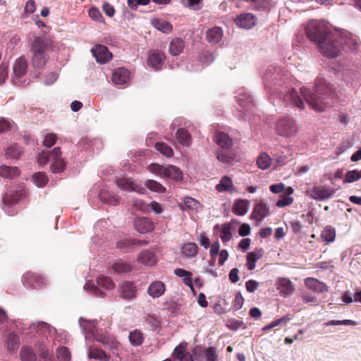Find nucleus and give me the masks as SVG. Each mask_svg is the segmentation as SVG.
<instances>
[{
	"label": "nucleus",
	"mask_w": 361,
	"mask_h": 361,
	"mask_svg": "<svg viewBox=\"0 0 361 361\" xmlns=\"http://www.w3.org/2000/svg\"><path fill=\"white\" fill-rule=\"evenodd\" d=\"M23 283L25 287L40 288L44 284V279L36 273L27 272L23 275Z\"/></svg>",
	"instance_id": "f8f14e48"
},
{
	"label": "nucleus",
	"mask_w": 361,
	"mask_h": 361,
	"mask_svg": "<svg viewBox=\"0 0 361 361\" xmlns=\"http://www.w3.org/2000/svg\"><path fill=\"white\" fill-rule=\"evenodd\" d=\"M361 178V170H352L348 171L345 176V179L343 180V183H354Z\"/></svg>",
	"instance_id": "8fccbe9b"
},
{
	"label": "nucleus",
	"mask_w": 361,
	"mask_h": 361,
	"mask_svg": "<svg viewBox=\"0 0 361 361\" xmlns=\"http://www.w3.org/2000/svg\"><path fill=\"white\" fill-rule=\"evenodd\" d=\"M57 135L53 133H47L44 135L43 145L47 147H52L56 142Z\"/></svg>",
	"instance_id": "5fc2aeb1"
},
{
	"label": "nucleus",
	"mask_w": 361,
	"mask_h": 361,
	"mask_svg": "<svg viewBox=\"0 0 361 361\" xmlns=\"http://www.w3.org/2000/svg\"><path fill=\"white\" fill-rule=\"evenodd\" d=\"M20 173V171L17 167L2 166L0 167V176L6 178H12L18 176Z\"/></svg>",
	"instance_id": "58836bf2"
},
{
	"label": "nucleus",
	"mask_w": 361,
	"mask_h": 361,
	"mask_svg": "<svg viewBox=\"0 0 361 361\" xmlns=\"http://www.w3.org/2000/svg\"><path fill=\"white\" fill-rule=\"evenodd\" d=\"M249 201L247 200H237L235 201L232 211L238 216H244L247 212Z\"/></svg>",
	"instance_id": "cd10ccee"
},
{
	"label": "nucleus",
	"mask_w": 361,
	"mask_h": 361,
	"mask_svg": "<svg viewBox=\"0 0 361 361\" xmlns=\"http://www.w3.org/2000/svg\"><path fill=\"white\" fill-rule=\"evenodd\" d=\"M174 274L179 277H183V283L191 289H193L191 272L181 268H178L174 270Z\"/></svg>",
	"instance_id": "4c0bfd02"
},
{
	"label": "nucleus",
	"mask_w": 361,
	"mask_h": 361,
	"mask_svg": "<svg viewBox=\"0 0 361 361\" xmlns=\"http://www.w3.org/2000/svg\"><path fill=\"white\" fill-rule=\"evenodd\" d=\"M304 282L305 286L308 289L315 293H321L328 291V286L326 284L317 279L308 277L305 279Z\"/></svg>",
	"instance_id": "2eb2a0df"
},
{
	"label": "nucleus",
	"mask_w": 361,
	"mask_h": 361,
	"mask_svg": "<svg viewBox=\"0 0 361 361\" xmlns=\"http://www.w3.org/2000/svg\"><path fill=\"white\" fill-rule=\"evenodd\" d=\"M306 34L326 57L335 58L339 54V35L331 33L324 24L317 20L310 21L306 27Z\"/></svg>",
	"instance_id": "f257e3e1"
},
{
	"label": "nucleus",
	"mask_w": 361,
	"mask_h": 361,
	"mask_svg": "<svg viewBox=\"0 0 361 361\" xmlns=\"http://www.w3.org/2000/svg\"><path fill=\"white\" fill-rule=\"evenodd\" d=\"M88 356L91 359H95L102 361H108L109 360V356L104 350L93 347L89 348Z\"/></svg>",
	"instance_id": "e433bc0d"
},
{
	"label": "nucleus",
	"mask_w": 361,
	"mask_h": 361,
	"mask_svg": "<svg viewBox=\"0 0 361 361\" xmlns=\"http://www.w3.org/2000/svg\"><path fill=\"white\" fill-rule=\"evenodd\" d=\"M244 303V298L240 292L237 293L233 301V308L235 310H240Z\"/></svg>",
	"instance_id": "e2e57ef3"
},
{
	"label": "nucleus",
	"mask_w": 361,
	"mask_h": 361,
	"mask_svg": "<svg viewBox=\"0 0 361 361\" xmlns=\"http://www.w3.org/2000/svg\"><path fill=\"white\" fill-rule=\"evenodd\" d=\"M20 149L17 146H11L6 149V156L11 158L17 159L20 157Z\"/></svg>",
	"instance_id": "4d7b16f0"
},
{
	"label": "nucleus",
	"mask_w": 361,
	"mask_h": 361,
	"mask_svg": "<svg viewBox=\"0 0 361 361\" xmlns=\"http://www.w3.org/2000/svg\"><path fill=\"white\" fill-rule=\"evenodd\" d=\"M56 356L59 361H71V355L69 349L65 346L58 348Z\"/></svg>",
	"instance_id": "09e8293b"
},
{
	"label": "nucleus",
	"mask_w": 361,
	"mask_h": 361,
	"mask_svg": "<svg viewBox=\"0 0 361 361\" xmlns=\"http://www.w3.org/2000/svg\"><path fill=\"white\" fill-rule=\"evenodd\" d=\"M27 62L23 57L18 58L13 65V73L16 76L21 77L27 72Z\"/></svg>",
	"instance_id": "bb28decb"
},
{
	"label": "nucleus",
	"mask_w": 361,
	"mask_h": 361,
	"mask_svg": "<svg viewBox=\"0 0 361 361\" xmlns=\"http://www.w3.org/2000/svg\"><path fill=\"white\" fill-rule=\"evenodd\" d=\"M53 42L46 37H35L30 46L32 64L36 69H42L49 60L48 52L52 49Z\"/></svg>",
	"instance_id": "7ed1b4c3"
},
{
	"label": "nucleus",
	"mask_w": 361,
	"mask_h": 361,
	"mask_svg": "<svg viewBox=\"0 0 361 361\" xmlns=\"http://www.w3.org/2000/svg\"><path fill=\"white\" fill-rule=\"evenodd\" d=\"M145 185L150 190L158 192L164 193L166 192V188L159 182L154 180H147L145 183Z\"/></svg>",
	"instance_id": "a18cd8bd"
},
{
	"label": "nucleus",
	"mask_w": 361,
	"mask_h": 361,
	"mask_svg": "<svg viewBox=\"0 0 361 361\" xmlns=\"http://www.w3.org/2000/svg\"><path fill=\"white\" fill-rule=\"evenodd\" d=\"M20 357L23 361H36V355L30 348H23L20 351Z\"/></svg>",
	"instance_id": "603ef678"
},
{
	"label": "nucleus",
	"mask_w": 361,
	"mask_h": 361,
	"mask_svg": "<svg viewBox=\"0 0 361 361\" xmlns=\"http://www.w3.org/2000/svg\"><path fill=\"white\" fill-rule=\"evenodd\" d=\"M204 355L206 361H217L218 360V355L214 347L207 348L204 352Z\"/></svg>",
	"instance_id": "6e6d98bb"
},
{
	"label": "nucleus",
	"mask_w": 361,
	"mask_h": 361,
	"mask_svg": "<svg viewBox=\"0 0 361 361\" xmlns=\"http://www.w3.org/2000/svg\"><path fill=\"white\" fill-rule=\"evenodd\" d=\"M97 340L102 343L106 348L110 349L116 348L118 345V342L114 337L112 336L100 335L99 337L97 338Z\"/></svg>",
	"instance_id": "c03bdc74"
},
{
	"label": "nucleus",
	"mask_w": 361,
	"mask_h": 361,
	"mask_svg": "<svg viewBox=\"0 0 361 361\" xmlns=\"http://www.w3.org/2000/svg\"><path fill=\"white\" fill-rule=\"evenodd\" d=\"M293 202V198L289 196H284L280 198L277 202L276 206L278 207H284L292 204Z\"/></svg>",
	"instance_id": "0e129e2a"
},
{
	"label": "nucleus",
	"mask_w": 361,
	"mask_h": 361,
	"mask_svg": "<svg viewBox=\"0 0 361 361\" xmlns=\"http://www.w3.org/2000/svg\"><path fill=\"white\" fill-rule=\"evenodd\" d=\"M220 238L223 243L229 241L232 238L231 225L230 224H224L221 226Z\"/></svg>",
	"instance_id": "49530a36"
},
{
	"label": "nucleus",
	"mask_w": 361,
	"mask_h": 361,
	"mask_svg": "<svg viewBox=\"0 0 361 361\" xmlns=\"http://www.w3.org/2000/svg\"><path fill=\"white\" fill-rule=\"evenodd\" d=\"M269 214V208L264 202H260L256 204L252 212L253 219L257 221H262L264 217Z\"/></svg>",
	"instance_id": "412c9836"
},
{
	"label": "nucleus",
	"mask_w": 361,
	"mask_h": 361,
	"mask_svg": "<svg viewBox=\"0 0 361 361\" xmlns=\"http://www.w3.org/2000/svg\"><path fill=\"white\" fill-rule=\"evenodd\" d=\"M185 47V43L180 38L172 39L169 44V52L173 56H178L183 52Z\"/></svg>",
	"instance_id": "c85d7f7f"
},
{
	"label": "nucleus",
	"mask_w": 361,
	"mask_h": 361,
	"mask_svg": "<svg viewBox=\"0 0 361 361\" xmlns=\"http://www.w3.org/2000/svg\"><path fill=\"white\" fill-rule=\"evenodd\" d=\"M183 201V204H180V208L182 210L188 209L196 212L200 206V202L191 197H185Z\"/></svg>",
	"instance_id": "c9c22d12"
},
{
	"label": "nucleus",
	"mask_w": 361,
	"mask_h": 361,
	"mask_svg": "<svg viewBox=\"0 0 361 361\" xmlns=\"http://www.w3.org/2000/svg\"><path fill=\"white\" fill-rule=\"evenodd\" d=\"M223 37L222 29L219 27H214L209 29L207 33V39L209 43L216 44L220 42Z\"/></svg>",
	"instance_id": "a878e982"
},
{
	"label": "nucleus",
	"mask_w": 361,
	"mask_h": 361,
	"mask_svg": "<svg viewBox=\"0 0 361 361\" xmlns=\"http://www.w3.org/2000/svg\"><path fill=\"white\" fill-rule=\"evenodd\" d=\"M32 180L34 183L38 186V187H43L44 186L47 182H48V178L46 176L45 173L39 172L36 173L32 176Z\"/></svg>",
	"instance_id": "864d4df0"
},
{
	"label": "nucleus",
	"mask_w": 361,
	"mask_h": 361,
	"mask_svg": "<svg viewBox=\"0 0 361 361\" xmlns=\"http://www.w3.org/2000/svg\"><path fill=\"white\" fill-rule=\"evenodd\" d=\"M259 286V283L255 280H249L245 283L246 290L250 293L255 292Z\"/></svg>",
	"instance_id": "69168bd1"
},
{
	"label": "nucleus",
	"mask_w": 361,
	"mask_h": 361,
	"mask_svg": "<svg viewBox=\"0 0 361 361\" xmlns=\"http://www.w3.org/2000/svg\"><path fill=\"white\" fill-rule=\"evenodd\" d=\"M321 238L327 243L334 241L336 238V230L331 226H327L324 228L321 234Z\"/></svg>",
	"instance_id": "ea45409f"
},
{
	"label": "nucleus",
	"mask_w": 361,
	"mask_h": 361,
	"mask_svg": "<svg viewBox=\"0 0 361 361\" xmlns=\"http://www.w3.org/2000/svg\"><path fill=\"white\" fill-rule=\"evenodd\" d=\"M271 161L272 159L270 156L264 152L258 157L257 159V164L259 169L265 170L271 166Z\"/></svg>",
	"instance_id": "79ce46f5"
},
{
	"label": "nucleus",
	"mask_w": 361,
	"mask_h": 361,
	"mask_svg": "<svg viewBox=\"0 0 361 361\" xmlns=\"http://www.w3.org/2000/svg\"><path fill=\"white\" fill-rule=\"evenodd\" d=\"M99 196L101 200L104 203L111 205H116L119 204V196L109 191H102Z\"/></svg>",
	"instance_id": "f704fd0d"
},
{
	"label": "nucleus",
	"mask_w": 361,
	"mask_h": 361,
	"mask_svg": "<svg viewBox=\"0 0 361 361\" xmlns=\"http://www.w3.org/2000/svg\"><path fill=\"white\" fill-rule=\"evenodd\" d=\"M215 189L218 192H226L228 193H233L237 192V189L234 186L232 179L227 176L221 177L219 183L216 185Z\"/></svg>",
	"instance_id": "dca6fc26"
},
{
	"label": "nucleus",
	"mask_w": 361,
	"mask_h": 361,
	"mask_svg": "<svg viewBox=\"0 0 361 361\" xmlns=\"http://www.w3.org/2000/svg\"><path fill=\"white\" fill-rule=\"evenodd\" d=\"M148 169L150 172L159 175L160 176H164V167L159 164H151L148 166Z\"/></svg>",
	"instance_id": "bf43d9fd"
},
{
	"label": "nucleus",
	"mask_w": 361,
	"mask_h": 361,
	"mask_svg": "<svg viewBox=\"0 0 361 361\" xmlns=\"http://www.w3.org/2000/svg\"><path fill=\"white\" fill-rule=\"evenodd\" d=\"M89 16L94 20L101 22L102 20V16L97 8L92 7L89 10Z\"/></svg>",
	"instance_id": "680f3d73"
},
{
	"label": "nucleus",
	"mask_w": 361,
	"mask_h": 361,
	"mask_svg": "<svg viewBox=\"0 0 361 361\" xmlns=\"http://www.w3.org/2000/svg\"><path fill=\"white\" fill-rule=\"evenodd\" d=\"M118 296L124 300H133L137 297V288L133 281H124L118 286Z\"/></svg>",
	"instance_id": "423d86ee"
},
{
	"label": "nucleus",
	"mask_w": 361,
	"mask_h": 361,
	"mask_svg": "<svg viewBox=\"0 0 361 361\" xmlns=\"http://www.w3.org/2000/svg\"><path fill=\"white\" fill-rule=\"evenodd\" d=\"M198 252V247L195 243L185 244L182 247V253L187 257L196 256Z\"/></svg>",
	"instance_id": "a19ab883"
},
{
	"label": "nucleus",
	"mask_w": 361,
	"mask_h": 361,
	"mask_svg": "<svg viewBox=\"0 0 361 361\" xmlns=\"http://www.w3.org/2000/svg\"><path fill=\"white\" fill-rule=\"evenodd\" d=\"M128 338L132 345L139 346L143 343L145 336L140 330L135 329L130 332Z\"/></svg>",
	"instance_id": "72a5a7b5"
},
{
	"label": "nucleus",
	"mask_w": 361,
	"mask_h": 361,
	"mask_svg": "<svg viewBox=\"0 0 361 361\" xmlns=\"http://www.w3.org/2000/svg\"><path fill=\"white\" fill-rule=\"evenodd\" d=\"M151 25L157 30L168 34L173 30V25L169 21L161 18H153L151 20Z\"/></svg>",
	"instance_id": "5701e85b"
},
{
	"label": "nucleus",
	"mask_w": 361,
	"mask_h": 361,
	"mask_svg": "<svg viewBox=\"0 0 361 361\" xmlns=\"http://www.w3.org/2000/svg\"><path fill=\"white\" fill-rule=\"evenodd\" d=\"M166 59L164 52L159 50L150 51L148 55L147 63L154 70H160Z\"/></svg>",
	"instance_id": "0eeeda50"
},
{
	"label": "nucleus",
	"mask_w": 361,
	"mask_h": 361,
	"mask_svg": "<svg viewBox=\"0 0 361 361\" xmlns=\"http://www.w3.org/2000/svg\"><path fill=\"white\" fill-rule=\"evenodd\" d=\"M214 139L216 144L221 148L228 149L232 145V140L225 133H216L215 134Z\"/></svg>",
	"instance_id": "7c9ffc66"
},
{
	"label": "nucleus",
	"mask_w": 361,
	"mask_h": 361,
	"mask_svg": "<svg viewBox=\"0 0 361 361\" xmlns=\"http://www.w3.org/2000/svg\"><path fill=\"white\" fill-rule=\"evenodd\" d=\"M187 344L185 343H181L177 345L172 355L179 361H193L191 354L187 351Z\"/></svg>",
	"instance_id": "f3484780"
},
{
	"label": "nucleus",
	"mask_w": 361,
	"mask_h": 361,
	"mask_svg": "<svg viewBox=\"0 0 361 361\" xmlns=\"http://www.w3.org/2000/svg\"><path fill=\"white\" fill-rule=\"evenodd\" d=\"M163 176L171 178L175 181H180L183 178V172L177 166L169 165L164 168Z\"/></svg>",
	"instance_id": "4be33fe9"
},
{
	"label": "nucleus",
	"mask_w": 361,
	"mask_h": 361,
	"mask_svg": "<svg viewBox=\"0 0 361 361\" xmlns=\"http://www.w3.org/2000/svg\"><path fill=\"white\" fill-rule=\"evenodd\" d=\"M116 185L123 190L135 191L139 193H144L145 189L140 185L135 183L126 178H117L116 180Z\"/></svg>",
	"instance_id": "6e6552de"
},
{
	"label": "nucleus",
	"mask_w": 361,
	"mask_h": 361,
	"mask_svg": "<svg viewBox=\"0 0 361 361\" xmlns=\"http://www.w3.org/2000/svg\"><path fill=\"white\" fill-rule=\"evenodd\" d=\"M6 343L9 352H16L20 346V338L15 333H10L6 336Z\"/></svg>",
	"instance_id": "c756f323"
},
{
	"label": "nucleus",
	"mask_w": 361,
	"mask_h": 361,
	"mask_svg": "<svg viewBox=\"0 0 361 361\" xmlns=\"http://www.w3.org/2000/svg\"><path fill=\"white\" fill-rule=\"evenodd\" d=\"M134 227L140 233H147L152 231L154 224L152 221L147 217H138L134 221Z\"/></svg>",
	"instance_id": "ddd939ff"
},
{
	"label": "nucleus",
	"mask_w": 361,
	"mask_h": 361,
	"mask_svg": "<svg viewBox=\"0 0 361 361\" xmlns=\"http://www.w3.org/2000/svg\"><path fill=\"white\" fill-rule=\"evenodd\" d=\"M283 99L285 102L291 104L300 110H302L305 108V104L302 98L299 96L298 92L294 88L287 90L283 95Z\"/></svg>",
	"instance_id": "9d476101"
},
{
	"label": "nucleus",
	"mask_w": 361,
	"mask_h": 361,
	"mask_svg": "<svg viewBox=\"0 0 361 361\" xmlns=\"http://www.w3.org/2000/svg\"><path fill=\"white\" fill-rule=\"evenodd\" d=\"M176 137L179 143L183 146L189 147L191 145V136L189 132L185 128H179L176 131Z\"/></svg>",
	"instance_id": "473e14b6"
},
{
	"label": "nucleus",
	"mask_w": 361,
	"mask_h": 361,
	"mask_svg": "<svg viewBox=\"0 0 361 361\" xmlns=\"http://www.w3.org/2000/svg\"><path fill=\"white\" fill-rule=\"evenodd\" d=\"M234 21L240 27L250 29L255 26L256 23V18L252 13H246L238 16Z\"/></svg>",
	"instance_id": "4468645a"
},
{
	"label": "nucleus",
	"mask_w": 361,
	"mask_h": 361,
	"mask_svg": "<svg viewBox=\"0 0 361 361\" xmlns=\"http://www.w3.org/2000/svg\"><path fill=\"white\" fill-rule=\"evenodd\" d=\"M166 290L164 283L161 281H155L150 283L148 287L147 293L153 298L161 297Z\"/></svg>",
	"instance_id": "6ab92c4d"
},
{
	"label": "nucleus",
	"mask_w": 361,
	"mask_h": 361,
	"mask_svg": "<svg viewBox=\"0 0 361 361\" xmlns=\"http://www.w3.org/2000/svg\"><path fill=\"white\" fill-rule=\"evenodd\" d=\"M276 130L281 136L290 137L296 133L298 128L293 119L283 117L276 122Z\"/></svg>",
	"instance_id": "39448f33"
},
{
	"label": "nucleus",
	"mask_w": 361,
	"mask_h": 361,
	"mask_svg": "<svg viewBox=\"0 0 361 361\" xmlns=\"http://www.w3.org/2000/svg\"><path fill=\"white\" fill-rule=\"evenodd\" d=\"M300 92L310 106L317 111H324L331 107L336 97L333 86L322 78L315 80L313 92L302 87Z\"/></svg>",
	"instance_id": "f03ea898"
},
{
	"label": "nucleus",
	"mask_w": 361,
	"mask_h": 361,
	"mask_svg": "<svg viewBox=\"0 0 361 361\" xmlns=\"http://www.w3.org/2000/svg\"><path fill=\"white\" fill-rule=\"evenodd\" d=\"M338 44L339 49L342 46L343 49L353 50L358 47L359 42L356 38L348 36L343 37L339 35Z\"/></svg>",
	"instance_id": "b1692460"
},
{
	"label": "nucleus",
	"mask_w": 361,
	"mask_h": 361,
	"mask_svg": "<svg viewBox=\"0 0 361 361\" xmlns=\"http://www.w3.org/2000/svg\"><path fill=\"white\" fill-rule=\"evenodd\" d=\"M112 269L117 273H128L131 271L132 267L123 261H118L112 265Z\"/></svg>",
	"instance_id": "de8ad7c7"
},
{
	"label": "nucleus",
	"mask_w": 361,
	"mask_h": 361,
	"mask_svg": "<svg viewBox=\"0 0 361 361\" xmlns=\"http://www.w3.org/2000/svg\"><path fill=\"white\" fill-rule=\"evenodd\" d=\"M138 261L143 264L152 266L156 264L157 257L153 252L145 250L140 255Z\"/></svg>",
	"instance_id": "2f4dec72"
},
{
	"label": "nucleus",
	"mask_w": 361,
	"mask_h": 361,
	"mask_svg": "<svg viewBox=\"0 0 361 361\" xmlns=\"http://www.w3.org/2000/svg\"><path fill=\"white\" fill-rule=\"evenodd\" d=\"M310 192V195L313 199L324 200L331 198L334 194L335 190L326 186H314Z\"/></svg>",
	"instance_id": "9b49d317"
},
{
	"label": "nucleus",
	"mask_w": 361,
	"mask_h": 361,
	"mask_svg": "<svg viewBox=\"0 0 361 361\" xmlns=\"http://www.w3.org/2000/svg\"><path fill=\"white\" fill-rule=\"evenodd\" d=\"M91 51L97 61L99 63H105L112 57V54L107 47L102 44L95 45Z\"/></svg>",
	"instance_id": "1a4fd4ad"
},
{
	"label": "nucleus",
	"mask_w": 361,
	"mask_h": 361,
	"mask_svg": "<svg viewBox=\"0 0 361 361\" xmlns=\"http://www.w3.org/2000/svg\"><path fill=\"white\" fill-rule=\"evenodd\" d=\"M155 149L161 154L166 157H172L173 156V149L166 143L158 142L155 144Z\"/></svg>",
	"instance_id": "37998d69"
},
{
	"label": "nucleus",
	"mask_w": 361,
	"mask_h": 361,
	"mask_svg": "<svg viewBox=\"0 0 361 361\" xmlns=\"http://www.w3.org/2000/svg\"><path fill=\"white\" fill-rule=\"evenodd\" d=\"M239 270L237 268L232 269L228 274L229 280L235 283H237L239 281V276H238Z\"/></svg>",
	"instance_id": "774afa93"
},
{
	"label": "nucleus",
	"mask_w": 361,
	"mask_h": 361,
	"mask_svg": "<svg viewBox=\"0 0 361 361\" xmlns=\"http://www.w3.org/2000/svg\"><path fill=\"white\" fill-rule=\"evenodd\" d=\"M264 254L263 250L257 249L253 252H250L247 255V267L249 270H253L255 268V262L262 257Z\"/></svg>",
	"instance_id": "393cba45"
},
{
	"label": "nucleus",
	"mask_w": 361,
	"mask_h": 361,
	"mask_svg": "<svg viewBox=\"0 0 361 361\" xmlns=\"http://www.w3.org/2000/svg\"><path fill=\"white\" fill-rule=\"evenodd\" d=\"M136 245V242L135 239H124L119 240L116 243V246L118 248H126L130 247Z\"/></svg>",
	"instance_id": "052dcab7"
},
{
	"label": "nucleus",
	"mask_w": 361,
	"mask_h": 361,
	"mask_svg": "<svg viewBox=\"0 0 361 361\" xmlns=\"http://www.w3.org/2000/svg\"><path fill=\"white\" fill-rule=\"evenodd\" d=\"M217 159L222 163H230L233 161L231 155L227 152L219 151L216 153Z\"/></svg>",
	"instance_id": "13d9d810"
},
{
	"label": "nucleus",
	"mask_w": 361,
	"mask_h": 361,
	"mask_svg": "<svg viewBox=\"0 0 361 361\" xmlns=\"http://www.w3.org/2000/svg\"><path fill=\"white\" fill-rule=\"evenodd\" d=\"M277 283L278 289L283 296L290 295L295 290L294 285L288 279L279 278Z\"/></svg>",
	"instance_id": "aec40b11"
},
{
	"label": "nucleus",
	"mask_w": 361,
	"mask_h": 361,
	"mask_svg": "<svg viewBox=\"0 0 361 361\" xmlns=\"http://www.w3.org/2000/svg\"><path fill=\"white\" fill-rule=\"evenodd\" d=\"M97 286L105 289H112L114 287V283L112 280L107 276L98 277L97 280Z\"/></svg>",
	"instance_id": "3c124183"
},
{
	"label": "nucleus",
	"mask_w": 361,
	"mask_h": 361,
	"mask_svg": "<svg viewBox=\"0 0 361 361\" xmlns=\"http://www.w3.org/2000/svg\"><path fill=\"white\" fill-rule=\"evenodd\" d=\"M250 233V226L247 224H243L238 230V233L240 236H247Z\"/></svg>",
	"instance_id": "338daca9"
},
{
	"label": "nucleus",
	"mask_w": 361,
	"mask_h": 361,
	"mask_svg": "<svg viewBox=\"0 0 361 361\" xmlns=\"http://www.w3.org/2000/svg\"><path fill=\"white\" fill-rule=\"evenodd\" d=\"M130 73L124 68L116 69L112 75V81L116 85H124L130 80Z\"/></svg>",
	"instance_id": "a211bd4d"
},
{
	"label": "nucleus",
	"mask_w": 361,
	"mask_h": 361,
	"mask_svg": "<svg viewBox=\"0 0 361 361\" xmlns=\"http://www.w3.org/2000/svg\"><path fill=\"white\" fill-rule=\"evenodd\" d=\"M37 161L41 166L46 165L51 161L50 169L53 173H61L65 169V161L61 158V152L59 147H55L48 152L39 154Z\"/></svg>",
	"instance_id": "20e7f679"
}]
</instances>
